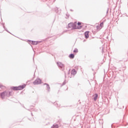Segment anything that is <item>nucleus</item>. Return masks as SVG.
<instances>
[{
  "label": "nucleus",
  "instance_id": "15",
  "mask_svg": "<svg viewBox=\"0 0 128 128\" xmlns=\"http://www.w3.org/2000/svg\"><path fill=\"white\" fill-rule=\"evenodd\" d=\"M74 52H75V53L78 52V50L77 48H76L74 50Z\"/></svg>",
  "mask_w": 128,
  "mask_h": 128
},
{
  "label": "nucleus",
  "instance_id": "13",
  "mask_svg": "<svg viewBox=\"0 0 128 128\" xmlns=\"http://www.w3.org/2000/svg\"><path fill=\"white\" fill-rule=\"evenodd\" d=\"M52 128H58V124H55V125H54L52 126Z\"/></svg>",
  "mask_w": 128,
  "mask_h": 128
},
{
  "label": "nucleus",
  "instance_id": "12",
  "mask_svg": "<svg viewBox=\"0 0 128 128\" xmlns=\"http://www.w3.org/2000/svg\"><path fill=\"white\" fill-rule=\"evenodd\" d=\"M46 90H48V92H50V85L46 84Z\"/></svg>",
  "mask_w": 128,
  "mask_h": 128
},
{
  "label": "nucleus",
  "instance_id": "5",
  "mask_svg": "<svg viewBox=\"0 0 128 128\" xmlns=\"http://www.w3.org/2000/svg\"><path fill=\"white\" fill-rule=\"evenodd\" d=\"M42 84V80L40 78H37L34 82V84Z\"/></svg>",
  "mask_w": 128,
  "mask_h": 128
},
{
  "label": "nucleus",
  "instance_id": "8",
  "mask_svg": "<svg viewBox=\"0 0 128 128\" xmlns=\"http://www.w3.org/2000/svg\"><path fill=\"white\" fill-rule=\"evenodd\" d=\"M57 64L58 65V66H59L60 67V68H64V64H62V62H58L57 63Z\"/></svg>",
  "mask_w": 128,
  "mask_h": 128
},
{
  "label": "nucleus",
  "instance_id": "2",
  "mask_svg": "<svg viewBox=\"0 0 128 128\" xmlns=\"http://www.w3.org/2000/svg\"><path fill=\"white\" fill-rule=\"evenodd\" d=\"M26 86V85L24 84L23 85H20L18 86L12 87V90H24V88Z\"/></svg>",
  "mask_w": 128,
  "mask_h": 128
},
{
  "label": "nucleus",
  "instance_id": "6",
  "mask_svg": "<svg viewBox=\"0 0 128 128\" xmlns=\"http://www.w3.org/2000/svg\"><path fill=\"white\" fill-rule=\"evenodd\" d=\"M68 28H74V23H70L68 24Z\"/></svg>",
  "mask_w": 128,
  "mask_h": 128
},
{
  "label": "nucleus",
  "instance_id": "10",
  "mask_svg": "<svg viewBox=\"0 0 128 128\" xmlns=\"http://www.w3.org/2000/svg\"><path fill=\"white\" fill-rule=\"evenodd\" d=\"M94 96V102H96V100H98V94H96Z\"/></svg>",
  "mask_w": 128,
  "mask_h": 128
},
{
  "label": "nucleus",
  "instance_id": "4",
  "mask_svg": "<svg viewBox=\"0 0 128 128\" xmlns=\"http://www.w3.org/2000/svg\"><path fill=\"white\" fill-rule=\"evenodd\" d=\"M104 22H102L100 24V25H98V24H96V32H98L99 30H100L104 27Z\"/></svg>",
  "mask_w": 128,
  "mask_h": 128
},
{
  "label": "nucleus",
  "instance_id": "9",
  "mask_svg": "<svg viewBox=\"0 0 128 128\" xmlns=\"http://www.w3.org/2000/svg\"><path fill=\"white\" fill-rule=\"evenodd\" d=\"M71 74H72V76H74V74H76V70L73 69L71 71Z\"/></svg>",
  "mask_w": 128,
  "mask_h": 128
},
{
  "label": "nucleus",
  "instance_id": "3",
  "mask_svg": "<svg viewBox=\"0 0 128 128\" xmlns=\"http://www.w3.org/2000/svg\"><path fill=\"white\" fill-rule=\"evenodd\" d=\"M82 28V24L80 22H78L76 24V22H74V30H80Z\"/></svg>",
  "mask_w": 128,
  "mask_h": 128
},
{
  "label": "nucleus",
  "instance_id": "14",
  "mask_svg": "<svg viewBox=\"0 0 128 128\" xmlns=\"http://www.w3.org/2000/svg\"><path fill=\"white\" fill-rule=\"evenodd\" d=\"M32 44H38V42H36L32 41Z\"/></svg>",
  "mask_w": 128,
  "mask_h": 128
},
{
  "label": "nucleus",
  "instance_id": "1",
  "mask_svg": "<svg viewBox=\"0 0 128 128\" xmlns=\"http://www.w3.org/2000/svg\"><path fill=\"white\" fill-rule=\"evenodd\" d=\"M12 92L10 91H4V92H2L0 94V96L2 98H10L11 94Z\"/></svg>",
  "mask_w": 128,
  "mask_h": 128
},
{
  "label": "nucleus",
  "instance_id": "11",
  "mask_svg": "<svg viewBox=\"0 0 128 128\" xmlns=\"http://www.w3.org/2000/svg\"><path fill=\"white\" fill-rule=\"evenodd\" d=\"M69 58H74V54H70L69 55Z\"/></svg>",
  "mask_w": 128,
  "mask_h": 128
},
{
  "label": "nucleus",
  "instance_id": "7",
  "mask_svg": "<svg viewBox=\"0 0 128 128\" xmlns=\"http://www.w3.org/2000/svg\"><path fill=\"white\" fill-rule=\"evenodd\" d=\"M88 34H90V32H86L84 33V36H85V38H88L90 36L88 35Z\"/></svg>",
  "mask_w": 128,
  "mask_h": 128
}]
</instances>
